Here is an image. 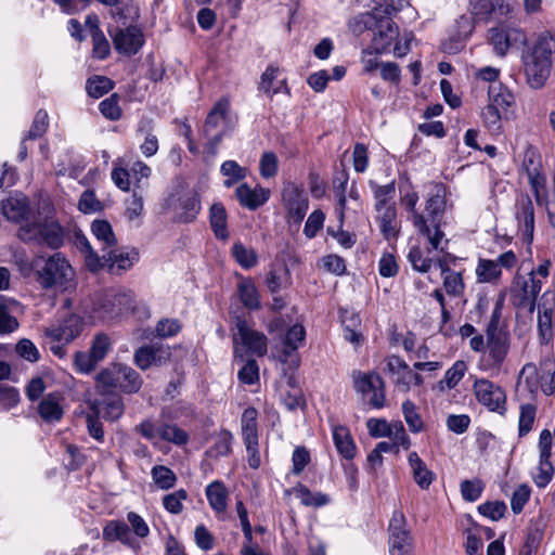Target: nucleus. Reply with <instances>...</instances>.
<instances>
[{"mask_svg":"<svg viewBox=\"0 0 555 555\" xmlns=\"http://www.w3.org/2000/svg\"><path fill=\"white\" fill-rule=\"evenodd\" d=\"M64 243V232L56 222H44L41 229L40 245H47L50 248H59Z\"/></svg>","mask_w":555,"mask_h":555,"instance_id":"c03bdc74","label":"nucleus"},{"mask_svg":"<svg viewBox=\"0 0 555 555\" xmlns=\"http://www.w3.org/2000/svg\"><path fill=\"white\" fill-rule=\"evenodd\" d=\"M36 275L42 288L65 291L72 286L75 271L63 254L55 253L44 260L41 268H37Z\"/></svg>","mask_w":555,"mask_h":555,"instance_id":"f03ea898","label":"nucleus"},{"mask_svg":"<svg viewBox=\"0 0 555 555\" xmlns=\"http://www.w3.org/2000/svg\"><path fill=\"white\" fill-rule=\"evenodd\" d=\"M237 293L244 307L249 310H258L260 308L259 293L251 279H243L237 284Z\"/></svg>","mask_w":555,"mask_h":555,"instance_id":"c9c22d12","label":"nucleus"},{"mask_svg":"<svg viewBox=\"0 0 555 555\" xmlns=\"http://www.w3.org/2000/svg\"><path fill=\"white\" fill-rule=\"evenodd\" d=\"M62 399L59 392L48 393L42 398L38 406V412L43 421L54 423L63 417Z\"/></svg>","mask_w":555,"mask_h":555,"instance_id":"5701e85b","label":"nucleus"},{"mask_svg":"<svg viewBox=\"0 0 555 555\" xmlns=\"http://www.w3.org/2000/svg\"><path fill=\"white\" fill-rule=\"evenodd\" d=\"M530 49L548 61L550 65L553 67L555 64V33L550 30L541 33Z\"/></svg>","mask_w":555,"mask_h":555,"instance_id":"c85d7f7f","label":"nucleus"},{"mask_svg":"<svg viewBox=\"0 0 555 555\" xmlns=\"http://www.w3.org/2000/svg\"><path fill=\"white\" fill-rule=\"evenodd\" d=\"M387 370L400 391L406 392L410 390L412 370L400 357H389Z\"/></svg>","mask_w":555,"mask_h":555,"instance_id":"a211bd4d","label":"nucleus"},{"mask_svg":"<svg viewBox=\"0 0 555 555\" xmlns=\"http://www.w3.org/2000/svg\"><path fill=\"white\" fill-rule=\"evenodd\" d=\"M103 539L108 542L120 541L122 544L133 546L129 526L120 520H109L103 528Z\"/></svg>","mask_w":555,"mask_h":555,"instance_id":"a878e982","label":"nucleus"},{"mask_svg":"<svg viewBox=\"0 0 555 555\" xmlns=\"http://www.w3.org/2000/svg\"><path fill=\"white\" fill-rule=\"evenodd\" d=\"M489 105L506 112L514 102L513 94L502 85H490L488 89Z\"/></svg>","mask_w":555,"mask_h":555,"instance_id":"37998d69","label":"nucleus"},{"mask_svg":"<svg viewBox=\"0 0 555 555\" xmlns=\"http://www.w3.org/2000/svg\"><path fill=\"white\" fill-rule=\"evenodd\" d=\"M267 287L272 294L279 293L291 285V274L286 266L273 267L267 275Z\"/></svg>","mask_w":555,"mask_h":555,"instance_id":"a19ab883","label":"nucleus"},{"mask_svg":"<svg viewBox=\"0 0 555 555\" xmlns=\"http://www.w3.org/2000/svg\"><path fill=\"white\" fill-rule=\"evenodd\" d=\"M388 532L390 555H412L413 538L408 529L405 516L401 511L392 513Z\"/></svg>","mask_w":555,"mask_h":555,"instance_id":"6e6552de","label":"nucleus"},{"mask_svg":"<svg viewBox=\"0 0 555 555\" xmlns=\"http://www.w3.org/2000/svg\"><path fill=\"white\" fill-rule=\"evenodd\" d=\"M101 410L99 413H103V417L108 421H117L125 411V405L122 399L119 396H114L107 399H104L100 403Z\"/></svg>","mask_w":555,"mask_h":555,"instance_id":"6e6d98bb","label":"nucleus"},{"mask_svg":"<svg viewBox=\"0 0 555 555\" xmlns=\"http://www.w3.org/2000/svg\"><path fill=\"white\" fill-rule=\"evenodd\" d=\"M210 225L218 238L227 240V212L222 204L216 203L210 208Z\"/></svg>","mask_w":555,"mask_h":555,"instance_id":"de8ad7c7","label":"nucleus"},{"mask_svg":"<svg viewBox=\"0 0 555 555\" xmlns=\"http://www.w3.org/2000/svg\"><path fill=\"white\" fill-rule=\"evenodd\" d=\"M151 476L155 486L160 490H169L173 488L177 482V476L173 470L165 465L153 466Z\"/></svg>","mask_w":555,"mask_h":555,"instance_id":"603ef678","label":"nucleus"},{"mask_svg":"<svg viewBox=\"0 0 555 555\" xmlns=\"http://www.w3.org/2000/svg\"><path fill=\"white\" fill-rule=\"evenodd\" d=\"M237 333L234 335V343L242 344L247 351L262 357L268 350V340L263 333L250 328L243 319L236 320Z\"/></svg>","mask_w":555,"mask_h":555,"instance_id":"f8f14e48","label":"nucleus"},{"mask_svg":"<svg viewBox=\"0 0 555 555\" xmlns=\"http://www.w3.org/2000/svg\"><path fill=\"white\" fill-rule=\"evenodd\" d=\"M519 382L522 379L530 392H537L540 387L545 396H552L555 392V360L544 359L540 363V371L533 363H527L519 372Z\"/></svg>","mask_w":555,"mask_h":555,"instance_id":"20e7f679","label":"nucleus"},{"mask_svg":"<svg viewBox=\"0 0 555 555\" xmlns=\"http://www.w3.org/2000/svg\"><path fill=\"white\" fill-rule=\"evenodd\" d=\"M235 196L241 206L249 210H256L268 202L270 191L262 186L251 189L247 183H242L236 188Z\"/></svg>","mask_w":555,"mask_h":555,"instance_id":"2eb2a0df","label":"nucleus"},{"mask_svg":"<svg viewBox=\"0 0 555 555\" xmlns=\"http://www.w3.org/2000/svg\"><path fill=\"white\" fill-rule=\"evenodd\" d=\"M408 462L415 482L422 489H428L435 478V474L427 468L424 461L414 451L409 454Z\"/></svg>","mask_w":555,"mask_h":555,"instance_id":"cd10ccee","label":"nucleus"},{"mask_svg":"<svg viewBox=\"0 0 555 555\" xmlns=\"http://www.w3.org/2000/svg\"><path fill=\"white\" fill-rule=\"evenodd\" d=\"M476 276L480 283L498 284L502 269L495 260L480 258L476 267Z\"/></svg>","mask_w":555,"mask_h":555,"instance_id":"72a5a7b5","label":"nucleus"},{"mask_svg":"<svg viewBox=\"0 0 555 555\" xmlns=\"http://www.w3.org/2000/svg\"><path fill=\"white\" fill-rule=\"evenodd\" d=\"M160 349L153 346L139 348L134 353V363L142 370H146L159 361Z\"/></svg>","mask_w":555,"mask_h":555,"instance_id":"680f3d73","label":"nucleus"},{"mask_svg":"<svg viewBox=\"0 0 555 555\" xmlns=\"http://www.w3.org/2000/svg\"><path fill=\"white\" fill-rule=\"evenodd\" d=\"M293 493L305 506L322 507L330 503V496L322 492H311L305 485L298 483L293 488Z\"/></svg>","mask_w":555,"mask_h":555,"instance_id":"ea45409f","label":"nucleus"},{"mask_svg":"<svg viewBox=\"0 0 555 555\" xmlns=\"http://www.w3.org/2000/svg\"><path fill=\"white\" fill-rule=\"evenodd\" d=\"M352 378L354 388L363 395L371 393V390L375 389V387L383 386L382 377L375 372L362 373L360 371H354L352 373Z\"/></svg>","mask_w":555,"mask_h":555,"instance_id":"49530a36","label":"nucleus"},{"mask_svg":"<svg viewBox=\"0 0 555 555\" xmlns=\"http://www.w3.org/2000/svg\"><path fill=\"white\" fill-rule=\"evenodd\" d=\"M282 203L294 222L299 223L304 220L309 208V198L302 186L286 182L282 190Z\"/></svg>","mask_w":555,"mask_h":555,"instance_id":"9d476101","label":"nucleus"},{"mask_svg":"<svg viewBox=\"0 0 555 555\" xmlns=\"http://www.w3.org/2000/svg\"><path fill=\"white\" fill-rule=\"evenodd\" d=\"M91 231L102 245L103 253L115 245L116 238L111 224L105 220H95L91 224Z\"/></svg>","mask_w":555,"mask_h":555,"instance_id":"09e8293b","label":"nucleus"},{"mask_svg":"<svg viewBox=\"0 0 555 555\" xmlns=\"http://www.w3.org/2000/svg\"><path fill=\"white\" fill-rule=\"evenodd\" d=\"M305 339L306 330L301 324H295L291 326L282 339V353L285 357H289L304 345Z\"/></svg>","mask_w":555,"mask_h":555,"instance_id":"f704fd0d","label":"nucleus"},{"mask_svg":"<svg viewBox=\"0 0 555 555\" xmlns=\"http://www.w3.org/2000/svg\"><path fill=\"white\" fill-rule=\"evenodd\" d=\"M103 259L107 262L108 271L114 274H121L130 269L138 260L139 254L132 250L107 249L103 253Z\"/></svg>","mask_w":555,"mask_h":555,"instance_id":"f3484780","label":"nucleus"},{"mask_svg":"<svg viewBox=\"0 0 555 555\" xmlns=\"http://www.w3.org/2000/svg\"><path fill=\"white\" fill-rule=\"evenodd\" d=\"M522 70L526 82L531 89L539 90L543 88L551 76L552 66L530 48L521 54Z\"/></svg>","mask_w":555,"mask_h":555,"instance_id":"1a4fd4ad","label":"nucleus"},{"mask_svg":"<svg viewBox=\"0 0 555 555\" xmlns=\"http://www.w3.org/2000/svg\"><path fill=\"white\" fill-rule=\"evenodd\" d=\"M406 3V0H382L379 8H375L373 13L361 14L359 18L365 27H370L373 17H382V13L387 16L396 14L401 11Z\"/></svg>","mask_w":555,"mask_h":555,"instance_id":"4c0bfd02","label":"nucleus"},{"mask_svg":"<svg viewBox=\"0 0 555 555\" xmlns=\"http://www.w3.org/2000/svg\"><path fill=\"white\" fill-rule=\"evenodd\" d=\"M157 433L160 439L178 446L185 444L189 440L188 434L176 425L163 424L158 426Z\"/></svg>","mask_w":555,"mask_h":555,"instance_id":"052dcab7","label":"nucleus"},{"mask_svg":"<svg viewBox=\"0 0 555 555\" xmlns=\"http://www.w3.org/2000/svg\"><path fill=\"white\" fill-rule=\"evenodd\" d=\"M230 102L227 99H220L209 112L205 125L204 132L206 135L211 134L228 121Z\"/></svg>","mask_w":555,"mask_h":555,"instance_id":"393cba45","label":"nucleus"},{"mask_svg":"<svg viewBox=\"0 0 555 555\" xmlns=\"http://www.w3.org/2000/svg\"><path fill=\"white\" fill-rule=\"evenodd\" d=\"M232 434L229 430L223 429L218 434L214 446L207 450L206 454L214 459L227 456L232 451Z\"/></svg>","mask_w":555,"mask_h":555,"instance_id":"5fc2aeb1","label":"nucleus"},{"mask_svg":"<svg viewBox=\"0 0 555 555\" xmlns=\"http://www.w3.org/2000/svg\"><path fill=\"white\" fill-rule=\"evenodd\" d=\"M502 113L503 111L495 108L489 104L481 112V117L485 127L494 134L501 133Z\"/></svg>","mask_w":555,"mask_h":555,"instance_id":"e2e57ef3","label":"nucleus"},{"mask_svg":"<svg viewBox=\"0 0 555 555\" xmlns=\"http://www.w3.org/2000/svg\"><path fill=\"white\" fill-rule=\"evenodd\" d=\"M113 43L119 53L133 55L142 48L144 37L138 27L130 26L113 35Z\"/></svg>","mask_w":555,"mask_h":555,"instance_id":"ddd939ff","label":"nucleus"},{"mask_svg":"<svg viewBox=\"0 0 555 555\" xmlns=\"http://www.w3.org/2000/svg\"><path fill=\"white\" fill-rule=\"evenodd\" d=\"M179 220L182 222H191L195 219L201 209L199 199L196 194H184L179 198Z\"/></svg>","mask_w":555,"mask_h":555,"instance_id":"a18cd8bd","label":"nucleus"},{"mask_svg":"<svg viewBox=\"0 0 555 555\" xmlns=\"http://www.w3.org/2000/svg\"><path fill=\"white\" fill-rule=\"evenodd\" d=\"M333 440L338 453L347 460L356 455V444L347 427L336 425L333 427Z\"/></svg>","mask_w":555,"mask_h":555,"instance_id":"bb28decb","label":"nucleus"},{"mask_svg":"<svg viewBox=\"0 0 555 555\" xmlns=\"http://www.w3.org/2000/svg\"><path fill=\"white\" fill-rule=\"evenodd\" d=\"M1 211L9 221H27L31 212L29 199L22 193L14 194L1 203Z\"/></svg>","mask_w":555,"mask_h":555,"instance_id":"4468645a","label":"nucleus"},{"mask_svg":"<svg viewBox=\"0 0 555 555\" xmlns=\"http://www.w3.org/2000/svg\"><path fill=\"white\" fill-rule=\"evenodd\" d=\"M518 30L492 28L490 30V42L493 46L495 53L503 56L507 53L513 41L517 40L519 36Z\"/></svg>","mask_w":555,"mask_h":555,"instance_id":"7c9ffc66","label":"nucleus"},{"mask_svg":"<svg viewBox=\"0 0 555 555\" xmlns=\"http://www.w3.org/2000/svg\"><path fill=\"white\" fill-rule=\"evenodd\" d=\"M207 501L216 513H223L228 507V491L222 481L215 480L206 487Z\"/></svg>","mask_w":555,"mask_h":555,"instance_id":"c756f323","label":"nucleus"},{"mask_svg":"<svg viewBox=\"0 0 555 555\" xmlns=\"http://www.w3.org/2000/svg\"><path fill=\"white\" fill-rule=\"evenodd\" d=\"M82 327V318L69 314L60 323L43 328L44 345L54 356L62 359L67 353V345L80 335Z\"/></svg>","mask_w":555,"mask_h":555,"instance_id":"f257e3e1","label":"nucleus"},{"mask_svg":"<svg viewBox=\"0 0 555 555\" xmlns=\"http://www.w3.org/2000/svg\"><path fill=\"white\" fill-rule=\"evenodd\" d=\"M488 357L494 367H501L505 361L509 348L511 337L508 332L486 335Z\"/></svg>","mask_w":555,"mask_h":555,"instance_id":"dca6fc26","label":"nucleus"},{"mask_svg":"<svg viewBox=\"0 0 555 555\" xmlns=\"http://www.w3.org/2000/svg\"><path fill=\"white\" fill-rule=\"evenodd\" d=\"M466 371L467 365L464 361H455L453 365L446 371L443 378L438 382V390L443 392L446 390H451L455 388L457 384L461 382V379L464 377Z\"/></svg>","mask_w":555,"mask_h":555,"instance_id":"58836bf2","label":"nucleus"},{"mask_svg":"<svg viewBox=\"0 0 555 555\" xmlns=\"http://www.w3.org/2000/svg\"><path fill=\"white\" fill-rule=\"evenodd\" d=\"M78 245L81 251L85 254L86 264L89 268V270L98 271L103 267H107V262L104 261L103 255L101 257L98 256V254L93 250L92 246L90 245V242L85 236L78 238Z\"/></svg>","mask_w":555,"mask_h":555,"instance_id":"bf43d9fd","label":"nucleus"},{"mask_svg":"<svg viewBox=\"0 0 555 555\" xmlns=\"http://www.w3.org/2000/svg\"><path fill=\"white\" fill-rule=\"evenodd\" d=\"M233 258L243 269H250L258 262V255L255 249L246 247L243 243L236 242L231 249Z\"/></svg>","mask_w":555,"mask_h":555,"instance_id":"864d4df0","label":"nucleus"},{"mask_svg":"<svg viewBox=\"0 0 555 555\" xmlns=\"http://www.w3.org/2000/svg\"><path fill=\"white\" fill-rule=\"evenodd\" d=\"M117 389L125 393H135L142 386V379L132 367L117 363Z\"/></svg>","mask_w":555,"mask_h":555,"instance_id":"b1692460","label":"nucleus"},{"mask_svg":"<svg viewBox=\"0 0 555 555\" xmlns=\"http://www.w3.org/2000/svg\"><path fill=\"white\" fill-rule=\"evenodd\" d=\"M516 218L524 233L532 238L534 231V209L529 195L522 194L516 201Z\"/></svg>","mask_w":555,"mask_h":555,"instance_id":"aec40b11","label":"nucleus"},{"mask_svg":"<svg viewBox=\"0 0 555 555\" xmlns=\"http://www.w3.org/2000/svg\"><path fill=\"white\" fill-rule=\"evenodd\" d=\"M143 194L142 192L133 190L131 197L126 201L125 215L129 221H133L140 218L143 215Z\"/></svg>","mask_w":555,"mask_h":555,"instance_id":"338daca9","label":"nucleus"},{"mask_svg":"<svg viewBox=\"0 0 555 555\" xmlns=\"http://www.w3.org/2000/svg\"><path fill=\"white\" fill-rule=\"evenodd\" d=\"M371 186L373 189L374 209L376 212L378 209H388L396 206L393 202L396 195V186L393 181L385 185H378L374 182H371Z\"/></svg>","mask_w":555,"mask_h":555,"instance_id":"473e14b6","label":"nucleus"},{"mask_svg":"<svg viewBox=\"0 0 555 555\" xmlns=\"http://www.w3.org/2000/svg\"><path fill=\"white\" fill-rule=\"evenodd\" d=\"M117 363L100 371L95 376V386L101 393H107L117 389Z\"/></svg>","mask_w":555,"mask_h":555,"instance_id":"8fccbe9b","label":"nucleus"},{"mask_svg":"<svg viewBox=\"0 0 555 555\" xmlns=\"http://www.w3.org/2000/svg\"><path fill=\"white\" fill-rule=\"evenodd\" d=\"M384 23L380 27L386 29H380L374 38L375 49L378 53L388 51L391 43L398 38V28L390 20H386Z\"/></svg>","mask_w":555,"mask_h":555,"instance_id":"3c124183","label":"nucleus"},{"mask_svg":"<svg viewBox=\"0 0 555 555\" xmlns=\"http://www.w3.org/2000/svg\"><path fill=\"white\" fill-rule=\"evenodd\" d=\"M138 132L145 135L144 142L140 145L142 154L146 157L155 155L158 151V140L153 134V122L149 118H142L138 125Z\"/></svg>","mask_w":555,"mask_h":555,"instance_id":"79ce46f5","label":"nucleus"},{"mask_svg":"<svg viewBox=\"0 0 555 555\" xmlns=\"http://www.w3.org/2000/svg\"><path fill=\"white\" fill-rule=\"evenodd\" d=\"M376 222L385 240H397L400 233V221L398 220L396 206L388 209H378Z\"/></svg>","mask_w":555,"mask_h":555,"instance_id":"412c9836","label":"nucleus"},{"mask_svg":"<svg viewBox=\"0 0 555 555\" xmlns=\"http://www.w3.org/2000/svg\"><path fill=\"white\" fill-rule=\"evenodd\" d=\"M473 391L479 404L487 408L490 412L500 415L506 413V392L504 388L487 378H475Z\"/></svg>","mask_w":555,"mask_h":555,"instance_id":"423d86ee","label":"nucleus"},{"mask_svg":"<svg viewBox=\"0 0 555 555\" xmlns=\"http://www.w3.org/2000/svg\"><path fill=\"white\" fill-rule=\"evenodd\" d=\"M443 276V287L448 295L457 297L464 292V283L461 273L451 271L442 259L437 260Z\"/></svg>","mask_w":555,"mask_h":555,"instance_id":"e433bc0d","label":"nucleus"},{"mask_svg":"<svg viewBox=\"0 0 555 555\" xmlns=\"http://www.w3.org/2000/svg\"><path fill=\"white\" fill-rule=\"evenodd\" d=\"M279 170V160L273 152H264L259 160V172L263 179H270L276 176Z\"/></svg>","mask_w":555,"mask_h":555,"instance_id":"774afa93","label":"nucleus"},{"mask_svg":"<svg viewBox=\"0 0 555 555\" xmlns=\"http://www.w3.org/2000/svg\"><path fill=\"white\" fill-rule=\"evenodd\" d=\"M537 409L533 404H522L520 406L518 433L520 437L526 436L533 426Z\"/></svg>","mask_w":555,"mask_h":555,"instance_id":"69168bd1","label":"nucleus"},{"mask_svg":"<svg viewBox=\"0 0 555 555\" xmlns=\"http://www.w3.org/2000/svg\"><path fill=\"white\" fill-rule=\"evenodd\" d=\"M134 306V295L130 291L108 289L101 294L93 304V312L101 320H112Z\"/></svg>","mask_w":555,"mask_h":555,"instance_id":"7ed1b4c3","label":"nucleus"},{"mask_svg":"<svg viewBox=\"0 0 555 555\" xmlns=\"http://www.w3.org/2000/svg\"><path fill=\"white\" fill-rule=\"evenodd\" d=\"M279 67L272 65L267 67V69L261 75L259 89L270 96L281 92L283 88L285 91H288L285 80L279 79Z\"/></svg>","mask_w":555,"mask_h":555,"instance_id":"2f4dec72","label":"nucleus"},{"mask_svg":"<svg viewBox=\"0 0 555 555\" xmlns=\"http://www.w3.org/2000/svg\"><path fill=\"white\" fill-rule=\"evenodd\" d=\"M258 412L249 406L244 410L241 418L242 436L246 450H254L258 446Z\"/></svg>","mask_w":555,"mask_h":555,"instance_id":"6ab92c4d","label":"nucleus"},{"mask_svg":"<svg viewBox=\"0 0 555 555\" xmlns=\"http://www.w3.org/2000/svg\"><path fill=\"white\" fill-rule=\"evenodd\" d=\"M417 202L418 195L416 192H409L402 198L403 205L413 215L412 221L418 233L426 236L428 243L431 244L435 249H438L440 243H442L444 233L440 230L439 225H435V230L431 231L425 217L415 210Z\"/></svg>","mask_w":555,"mask_h":555,"instance_id":"9b49d317","label":"nucleus"},{"mask_svg":"<svg viewBox=\"0 0 555 555\" xmlns=\"http://www.w3.org/2000/svg\"><path fill=\"white\" fill-rule=\"evenodd\" d=\"M49 127V116L48 113L43 109H39L33 120L31 127L27 134L24 137V140H36L41 138L48 130Z\"/></svg>","mask_w":555,"mask_h":555,"instance_id":"0e129e2a","label":"nucleus"},{"mask_svg":"<svg viewBox=\"0 0 555 555\" xmlns=\"http://www.w3.org/2000/svg\"><path fill=\"white\" fill-rule=\"evenodd\" d=\"M112 349V340L105 333L94 335L89 351H78L75 353L74 364L78 372L82 374L91 373L98 363L103 361Z\"/></svg>","mask_w":555,"mask_h":555,"instance_id":"0eeeda50","label":"nucleus"},{"mask_svg":"<svg viewBox=\"0 0 555 555\" xmlns=\"http://www.w3.org/2000/svg\"><path fill=\"white\" fill-rule=\"evenodd\" d=\"M430 246H433L430 244ZM444 246L439 245V248L437 250L443 251ZM433 250H436L434 247L427 248V250L422 249L420 246H413L411 247L409 254H408V260L411 263L412 268L415 271L426 273L430 270V268L434 264H437V260L439 258H435L434 256H430Z\"/></svg>","mask_w":555,"mask_h":555,"instance_id":"4be33fe9","label":"nucleus"},{"mask_svg":"<svg viewBox=\"0 0 555 555\" xmlns=\"http://www.w3.org/2000/svg\"><path fill=\"white\" fill-rule=\"evenodd\" d=\"M114 88V82L105 76H93L87 80L86 89L90 96L99 99Z\"/></svg>","mask_w":555,"mask_h":555,"instance_id":"4d7b16f0","label":"nucleus"},{"mask_svg":"<svg viewBox=\"0 0 555 555\" xmlns=\"http://www.w3.org/2000/svg\"><path fill=\"white\" fill-rule=\"evenodd\" d=\"M541 288L542 283L539 279L533 278V273H529L528 278L516 273L509 287L513 306L517 309H527L532 313Z\"/></svg>","mask_w":555,"mask_h":555,"instance_id":"39448f33","label":"nucleus"},{"mask_svg":"<svg viewBox=\"0 0 555 555\" xmlns=\"http://www.w3.org/2000/svg\"><path fill=\"white\" fill-rule=\"evenodd\" d=\"M402 413L411 433L418 434L424 429L423 420L412 401L406 400L402 403Z\"/></svg>","mask_w":555,"mask_h":555,"instance_id":"13d9d810","label":"nucleus"}]
</instances>
